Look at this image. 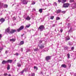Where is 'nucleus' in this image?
I'll use <instances>...</instances> for the list:
<instances>
[{"mask_svg":"<svg viewBox=\"0 0 76 76\" xmlns=\"http://www.w3.org/2000/svg\"><path fill=\"white\" fill-rule=\"evenodd\" d=\"M16 32V30H15L11 29V31H10V28L8 27L5 30V33H8L9 34H13L14 32Z\"/></svg>","mask_w":76,"mask_h":76,"instance_id":"f257e3e1","label":"nucleus"},{"mask_svg":"<svg viewBox=\"0 0 76 76\" xmlns=\"http://www.w3.org/2000/svg\"><path fill=\"white\" fill-rule=\"evenodd\" d=\"M45 28V27H44V26H40L38 28V29L39 30H40V31H42L44 30V29Z\"/></svg>","mask_w":76,"mask_h":76,"instance_id":"f03ea898","label":"nucleus"},{"mask_svg":"<svg viewBox=\"0 0 76 76\" xmlns=\"http://www.w3.org/2000/svg\"><path fill=\"white\" fill-rule=\"evenodd\" d=\"M24 28V26H21L17 30V31L18 32H20L21 30H22V29H23Z\"/></svg>","mask_w":76,"mask_h":76,"instance_id":"7ed1b4c3","label":"nucleus"},{"mask_svg":"<svg viewBox=\"0 0 76 76\" xmlns=\"http://www.w3.org/2000/svg\"><path fill=\"white\" fill-rule=\"evenodd\" d=\"M45 59L47 62H49V60H51V56H48L46 57Z\"/></svg>","mask_w":76,"mask_h":76,"instance_id":"20e7f679","label":"nucleus"},{"mask_svg":"<svg viewBox=\"0 0 76 76\" xmlns=\"http://www.w3.org/2000/svg\"><path fill=\"white\" fill-rule=\"evenodd\" d=\"M21 2L23 4H27L28 1L25 0H21Z\"/></svg>","mask_w":76,"mask_h":76,"instance_id":"39448f33","label":"nucleus"},{"mask_svg":"<svg viewBox=\"0 0 76 76\" xmlns=\"http://www.w3.org/2000/svg\"><path fill=\"white\" fill-rule=\"evenodd\" d=\"M38 47H39L40 49H42V48H44V44H43L42 45H41L40 44H39V45H38Z\"/></svg>","mask_w":76,"mask_h":76,"instance_id":"423d86ee","label":"nucleus"},{"mask_svg":"<svg viewBox=\"0 0 76 76\" xmlns=\"http://www.w3.org/2000/svg\"><path fill=\"white\" fill-rule=\"evenodd\" d=\"M74 28L75 26H72L69 31V32H72L73 31V30H74Z\"/></svg>","mask_w":76,"mask_h":76,"instance_id":"0eeeda50","label":"nucleus"},{"mask_svg":"<svg viewBox=\"0 0 76 76\" xmlns=\"http://www.w3.org/2000/svg\"><path fill=\"white\" fill-rule=\"evenodd\" d=\"M71 7L72 9H75L76 7V3L71 4Z\"/></svg>","mask_w":76,"mask_h":76,"instance_id":"6e6552de","label":"nucleus"},{"mask_svg":"<svg viewBox=\"0 0 76 76\" xmlns=\"http://www.w3.org/2000/svg\"><path fill=\"white\" fill-rule=\"evenodd\" d=\"M69 4L68 3L64 4H63L64 7H69Z\"/></svg>","mask_w":76,"mask_h":76,"instance_id":"1a4fd4ad","label":"nucleus"},{"mask_svg":"<svg viewBox=\"0 0 76 76\" xmlns=\"http://www.w3.org/2000/svg\"><path fill=\"white\" fill-rule=\"evenodd\" d=\"M5 20V19L3 18H1L0 20V22H1V23H3L4 21Z\"/></svg>","mask_w":76,"mask_h":76,"instance_id":"9d476101","label":"nucleus"},{"mask_svg":"<svg viewBox=\"0 0 76 76\" xmlns=\"http://www.w3.org/2000/svg\"><path fill=\"white\" fill-rule=\"evenodd\" d=\"M4 4L3 3H0V8H2V7H3L4 6H3Z\"/></svg>","mask_w":76,"mask_h":76,"instance_id":"9b49d317","label":"nucleus"},{"mask_svg":"<svg viewBox=\"0 0 76 76\" xmlns=\"http://www.w3.org/2000/svg\"><path fill=\"white\" fill-rule=\"evenodd\" d=\"M26 20H30L31 18H30L29 16H28L26 18Z\"/></svg>","mask_w":76,"mask_h":76,"instance_id":"f8f14e48","label":"nucleus"},{"mask_svg":"<svg viewBox=\"0 0 76 76\" xmlns=\"http://www.w3.org/2000/svg\"><path fill=\"white\" fill-rule=\"evenodd\" d=\"M25 68L23 70L24 71H25V72H27L28 71V67H27V66H25Z\"/></svg>","mask_w":76,"mask_h":76,"instance_id":"ddd939ff","label":"nucleus"},{"mask_svg":"<svg viewBox=\"0 0 76 76\" xmlns=\"http://www.w3.org/2000/svg\"><path fill=\"white\" fill-rule=\"evenodd\" d=\"M12 61H13V60H8L7 61V63H12Z\"/></svg>","mask_w":76,"mask_h":76,"instance_id":"4468645a","label":"nucleus"},{"mask_svg":"<svg viewBox=\"0 0 76 76\" xmlns=\"http://www.w3.org/2000/svg\"><path fill=\"white\" fill-rule=\"evenodd\" d=\"M43 42H44L45 44H46V43H45V42H46V41H41V40H40L39 41V43H40V44H41V43H42V42H43V44H44V43Z\"/></svg>","mask_w":76,"mask_h":76,"instance_id":"2eb2a0df","label":"nucleus"},{"mask_svg":"<svg viewBox=\"0 0 76 76\" xmlns=\"http://www.w3.org/2000/svg\"><path fill=\"white\" fill-rule=\"evenodd\" d=\"M10 41L11 42L13 41V42H15V41H16V39H10Z\"/></svg>","mask_w":76,"mask_h":76,"instance_id":"dca6fc26","label":"nucleus"},{"mask_svg":"<svg viewBox=\"0 0 76 76\" xmlns=\"http://www.w3.org/2000/svg\"><path fill=\"white\" fill-rule=\"evenodd\" d=\"M61 67H64V68H66V65L65 64H62L61 65Z\"/></svg>","mask_w":76,"mask_h":76,"instance_id":"f3484780","label":"nucleus"},{"mask_svg":"<svg viewBox=\"0 0 76 76\" xmlns=\"http://www.w3.org/2000/svg\"><path fill=\"white\" fill-rule=\"evenodd\" d=\"M68 44L69 45V46L73 45V43L70 42H68Z\"/></svg>","mask_w":76,"mask_h":76,"instance_id":"a211bd4d","label":"nucleus"},{"mask_svg":"<svg viewBox=\"0 0 76 76\" xmlns=\"http://www.w3.org/2000/svg\"><path fill=\"white\" fill-rule=\"evenodd\" d=\"M42 10H45V9H41L39 10V12L40 13H41L42 12Z\"/></svg>","mask_w":76,"mask_h":76,"instance_id":"6ab92c4d","label":"nucleus"},{"mask_svg":"<svg viewBox=\"0 0 76 76\" xmlns=\"http://www.w3.org/2000/svg\"><path fill=\"white\" fill-rule=\"evenodd\" d=\"M69 39H70V37H67L66 39V41H67V40H69Z\"/></svg>","mask_w":76,"mask_h":76,"instance_id":"aec40b11","label":"nucleus"},{"mask_svg":"<svg viewBox=\"0 0 76 76\" xmlns=\"http://www.w3.org/2000/svg\"><path fill=\"white\" fill-rule=\"evenodd\" d=\"M7 61H3L2 62V64H5V63H7Z\"/></svg>","mask_w":76,"mask_h":76,"instance_id":"412c9836","label":"nucleus"},{"mask_svg":"<svg viewBox=\"0 0 76 76\" xmlns=\"http://www.w3.org/2000/svg\"><path fill=\"white\" fill-rule=\"evenodd\" d=\"M66 1V0H62L61 2L62 3H64Z\"/></svg>","mask_w":76,"mask_h":76,"instance_id":"4be33fe9","label":"nucleus"},{"mask_svg":"<svg viewBox=\"0 0 76 76\" xmlns=\"http://www.w3.org/2000/svg\"><path fill=\"white\" fill-rule=\"evenodd\" d=\"M54 16H51L50 17V19H52V20H53V19H54Z\"/></svg>","mask_w":76,"mask_h":76,"instance_id":"5701e85b","label":"nucleus"},{"mask_svg":"<svg viewBox=\"0 0 76 76\" xmlns=\"http://www.w3.org/2000/svg\"><path fill=\"white\" fill-rule=\"evenodd\" d=\"M24 44V42L23 41H21L20 43V45H23V44Z\"/></svg>","mask_w":76,"mask_h":76,"instance_id":"b1692460","label":"nucleus"},{"mask_svg":"<svg viewBox=\"0 0 76 76\" xmlns=\"http://www.w3.org/2000/svg\"><path fill=\"white\" fill-rule=\"evenodd\" d=\"M19 55V53H16L14 54V56H18Z\"/></svg>","mask_w":76,"mask_h":76,"instance_id":"393cba45","label":"nucleus"},{"mask_svg":"<svg viewBox=\"0 0 76 76\" xmlns=\"http://www.w3.org/2000/svg\"><path fill=\"white\" fill-rule=\"evenodd\" d=\"M10 69V65L8 64L7 67V69L9 70Z\"/></svg>","mask_w":76,"mask_h":76,"instance_id":"a878e982","label":"nucleus"},{"mask_svg":"<svg viewBox=\"0 0 76 76\" xmlns=\"http://www.w3.org/2000/svg\"><path fill=\"white\" fill-rule=\"evenodd\" d=\"M70 3H74L75 2V1H74V0H70L69 1Z\"/></svg>","mask_w":76,"mask_h":76,"instance_id":"bb28decb","label":"nucleus"},{"mask_svg":"<svg viewBox=\"0 0 76 76\" xmlns=\"http://www.w3.org/2000/svg\"><path fill=\"white\" fill-rule=\"evenodd\" d=\"M56 20H60V18L58 17H57L56 18Z\"/></svg>","mask_w":76,"mask_h":76,"instance_id":"cd10ccee","label":"nucleus"},{"mask_svg":"<svg viewBox=\"0 0 76 76\" xmlns=\"http://www.w3.org/2000/svg\"><path fill=\"white\" fill-rule=\"evenodd\" d=\"M64 50H67V49H68V47L66 46H65L64 47Z\"/></svg>","mask_w":76,"mask_h":76,"instance_id":"c85d7f7f","label":"nucleus"},{"mask_svg":"<svg viewBox=\"0 0 76 76\" xmlns=\"http://www.w3.org/2000/svg\"><path fill=\"white\" fill-rule=\"evenodd\" d=\"M61 12V10H57V13H60V12Z\"/></svg>","mask_w":76,"mask_h":76,"instance_id":"c756f323","label":"nucleus"},{"mask_svg":"<svg viewBox=\"0 0 76 76\" xmlns=\"http://www.w3.org/2000/svg\"><path fill=\"white\" fill-rule=\"evenodd\" d=\"M18 66V67H20V66H21V64H19V63H18L17 64Z\"/></svg>","mask_w":76,"mask_h":76,"instance_id":"7c9ffc66","label":"nucleus"},{"mask_svg":"<svg viewBox=\"0 0 76 76\" xmlns=\"http://www.w3.org/2000/svg\"><path fill=\"white\" fill-rule=\"evenodd\" d=\"M8 7V6L7 4H5L4 5V7H5V8H7Z\"/></svg>","mask_w":76,"mask_h":76,"instance_id":"2f4dec72","label":"nucleus"},{"mask_svg":"<svg viewBox=\"0 0 76 76\" xmlns=\"http://www.w3.org/2000/svg\"><path fill=\"white\" fill-rule=\"evenodd\" d=\"M24 72V70H23L22 71H21L20 74H21V75H22L23 74V73Z\"/></svg>","mask_w":76,"mask_h":76,"instance_id":"473e14b6","label":"nucleus"},{"mask_svg":"<svg viewBox=\"0 0 76 76\" xmlns=\"http://www.w3.org/2000/svg\"><path fill=\"white\" fill-rule=\"evenodd\" d=\"M67 56H68V58H70V54L69 53H68L67 54Z\"/></svg>","mask_w":76,"mask_h":76,"instance_id":"72a5a7b5","label":"nucleus"},{"mask_svg":"<svg viewBox=\"0 0 76 76\" xmlns=\"http://www.w3.org/2000/svg\"><path fill=\"white\" fill-rule=\"evenodd\" d=\"M30 26H31V25L28 24V25L26 26V27L27 28H29Z\"/></svg>","mask_w":76,"mask_h":76,"instance_id":"f704fd0d","label":"nucleus"},{"mask_svg":"<svg viewBox=\"0 0 76 76\" xmlns=\"http://www.w3.org/2000/svg\"><path fill=\"white\" fill-rule=\"evenodd\" d=\"M35 4V2H34V1H33L32 2L31 4H33L34 5V4Z\"/></svg>","mask_w":76,"mask_h":76,"instance_id":"c9c22d12","label":"nucleus"},{"mask_svg":"<svg viewBox=\"0 0 76 76\" xmlns=\"http://www.w3.org/2000/svg\"><path fill=\"white\" fill-rule=\"evenodd\" d=\"M57 3L56 2H54V6H57Z\"/></svg>","mask_w":76,"mask_h":76,"instance_id":"e433bc0d","label":"nucleus"},{"mask_svg":"<svg viewBox=\"0 0 76 76\" xmlns=\"http://www.w3.org/2000/svg\"><path fill=\"white\" fill-rule=\"evenodd\" d=\"M34 69H36V70H38V67H37V66H34Z\"/></svg>","mask_w":76,"mask_h":76,"instance_id":"4c0bfd02","label":"nucleus"},{"mask_svg":"<svg viewBox=\"0 0 76 76\" xmlns=\"http://www.w3.org/2000/svg\"><path fill=\"white\" fill-rule=\"evenodd\" d=\"M34 50L35 51H38L39 50V49H38L37 48H36L35 49H34Z\"/></svg>","mask_w":76,"mask_h":76,"instance_id":"58836bf2","label":"nucleus"},{"mask_svg":"<svg viewBox=\"0 0 76 76\" xmlns=\"http://www.w3.org/2000/svg\"><path fill=\"white\" fill-rule=\"evenodd\" d=\"M31 76H35V74L34 73H32Z\"/></svg>","mask_w":76,"mask_h":76,"instance_id":"ea45409f","label":"nucleus"},{"mask_svg":"<svg viewBox=\"0 0 76 76\" xmlns=\"http://www.w3.org/2000/svg\"><path fill=\"white\" fill-rule=\"evenodd\" d=\"M71 49L72 50H74V47H72Z\"/></svg>","mask_w":76,"mask_h":76,"instance_id":"a19ab883","label":"nucleus"},{"mask_svg":"<svg viewBox=\"0 0 76 76\" xmlns=\"http://www.w3.org/2000/svg\"><path fill=\"white\" fill-rule=\"evenodd\" d=\"M13 20H16V18L15 17H14L13 18Z\"/></svg>","mask_w":76,"mask_h":76,"instance_id":"79ce46f5","label":"nucleus"},{"mask_svg":"<svg viewBox=\"0 0 76 76\" xmlns=\"http://www.w3.org/2000/svg\"><path fill=\"white\" fill-rule=\"evenodd\" d=\"M60 31L61 32H63V29H60Z\"/></svg>","mask_w":76,"mask_h":76,"instance_id":"37998d69","label":"nucleus"},{"mask_svg":"<svg viewBox=\"0 0 76 76\" xmlns=\"http://www.w3.org/2000/svg\"><path fill=\"white\" fill-rule=\"evenodd\" d=\"M4 76H7V73H5L4 74Z\"/></svg>","mask_w":76,"mask_h":76,"instance_id":"c03bdc74","label":"nucleus"},{"mask_svg":"<svg viewBox=\"0 0 76 76\" xmlns=\"http://www.w3.org/2000/svg\"><path fill=\"white\" fill-rule=\"evenodd\" d=\"M2 37V35L1 34H0V38Z\"/></svg>","mask_w":76,"mask_h":76,"instance_id":"a18cd8bd","label":"nucleus"},{"mask_svg":"<svg viewBox=\"0 0 76 76\" xmlns=\"http://www.w3.org/2000/svg\"><path fill=\"white\" fill-rule=\"evenodd\" d=\"M3 49V48H1L0 49V53L2 51V50Z\"/></svg>","mask_w":76,"mask_h":76,"instance_id":"49530a36","label":"nucleus"},{"mask_svg":"<svg viewBox=\"0 0 76 76\" xmlns=\"http://www.w3.org/2000/svg\"><path fill=\"white\" fill-rule=\"evenodd\" d=\"M23 35H24V34H23V35H21V37H22V38L23 37Z\"/></svg>","mask_w":76,"mask_h":76,"instance_id":"de8ad7c7","label":"nucleus"},{"mask_svg":"<svg viewBox=\"0 0 76 76\" xmlns=\"http://www.w3.org/2000/svg\"><path fill=\"white\" fill-rule=\"evenodd\" d=\"M30 51V50L28 49V50H27V51H26V52L27 53V52H29V51Z\"/></svg>","mask_w":76,"mask_h":76,"instance_id":"09e8293b","label":"nucleus"},{"mask_svg":"<svg viewBox=\"0 0 76 76\" xmlns=\"http://www.w3.org/2000/svg\"><path fill=\"white\" fill-rule=\"evenodd\" d=\"M68 28H69V26H70V24H68Z\"/></svg>","mask_w":76,"mask_h":76,"instance_id":"8fccbe9b","label":"nucleus"},{"mask_svg":"<svg viewBox=\"0 0 76 76\" xmlns=\"http://www.w3.org/2000/svg\"><path fill=\"white\" fill-rule=\"evenodd\" d=\"M58 2H61V0H58Z\"/></svg>","mask_w":76,"mask_h":76,"instance_id":"3c124183","label":"nucleus"},{"mask_svg":"<svg viewBox=\"0 0 76 76\" xmlns=\"http://www.w3.org/2000/svg\"><path fill=\"white\" fill-rule=\"evenodd\" d=\"M15 25H16V24H14L13 25H12V26H15Z\"/></svg>","mask_w":76,"mask_h":76,"instance_id":"603ef678","label":"nucleus"},{"mask_svg":"<svg viewBox=\"0 0 76 76\" xmlns=\"http://www.w3.org/2000/svg\"><path fill=\"white\" fill-rule=\"evenodd\" d=\"M63 13H66V12L65 11H64L63 12Z\"/></svg>","mask_w":76,"mask_h":76,"instance_id":"864d4df0","label":"nucleus"},{"mask_svg":"<svg viewBox=\"0 0 76 76\" xmlns=\"http://www.w3.org/2000/svg\"><path fill=\"white\" fill-rule=\"evenodd\" d=\"M5 53L6 54H7V51H6L5 52Z\"/></svg>","mask_w":76,"mask_h":76,"instance_id":"5fc2aeb1","label":"nucleus"},{"mask_svg":"<svg viewBox=\"0 0 76 76\" xmlns=\"http://www.w3.org/2000/svg\"><path fill=\"white\" fill-rule=\"evenodd\" d=\"M53 27H54V26H55V24H53Z\"/></svg>","mask_w":76,"mask_h":76,"instance_id":"6e6d98bb","label":"nucleus"},{"mask_svg":"<svg viewBox=\"0 0 76 76\" xmlns=\"http://www.w3.org/2000/svg\"><path fill=\"white\" fill-rule=\"evenodd\" d=\"M8 76H11V75H10V74H9V75H8Z\"/></svg>","mask_w":76,"mask_h":76,"instance_id":"4d7b16f0","label":"nucleus"},{"mask_svg":"<svg viewBox=\"0 0 76 76\" xmlns=\"http://www.w3.org/2000/svg\"><path fill=\"white\" fill-rule=\"evenodd\" d=\"M70 67H71V64H69V68Z\"/></svg>","mask_w":76,"mask_h":76,"instance_id":"13d9d810","label":"nucleus"},{"mask_svg":"<svg viewBox=\"0 0 76 76\" xmlns=\"http://www.w3.org/2000/svg\"><path fill=\"white\" fill-rule=\"evenodd\" d=\"M21 51H23V49L22 48H21Z\"/></svg>","mask_w":76,"mask_h":76,"instance_id":"bf43d9fd","label":"nucleus"},{"mask_svg":"<svg viewBox=\"0 0 76 76\" xmlns=\"http://www.w3.org/2000/svg\"><path fill=\"white\" fill-rule=\"evenodd\" d=\"M74 76H76V73L75 74Z\"/></svg>","mask_w":76,"mask_h":76,"instance_id":"052dcab7","label":"nucleus"},{"mask_svg":"<svg viewBox=\"0 0 76 76\" xmlns=\"http://www.w3.org/2000/svg\"><path fill=\"white\" fill-rule=\"evenodd\" d=\"M33 10H35V9H33Z\"/></svg>","mask_w":76,"mask_h":76,"instance_id":"680f3d73","label":"nucleus"},{"mask_svg":"<svg viewBox=\"0 0 76 76\" xmlns=\"http://www.w3.org/2000/svg\"><path fill=\"white\" fill-rule=\"evenodd\" d=\"M62 24V22H61L60 23H59V24Z\"/></svg>","mask_w":76,"mask_h":76,"instance_id":"e2e57ef3","label":"nucleus"},{"mask_svg":"<svg viewBox=\"0 0 76 76\" xmlns=\"http://www.w3.org/2000/svg\"><path fill=\"white\" fill-rule=\"evenodd\" d=\"M42 51L43 52L45 51V50H43Z\"/></svg>","mask_w":76,"mask_h":76,"instance_id":"0e129e2a","label":"nucleus"},{"mask_svg":"<svg viewBox=\"0 0 76 76\" xmlns=\"http://www.w3.org/2000/svg\"><path fill=\"white\" fill-rule=\"evenodd\" d=\"M16 61V60H15V61Z\"/></svg>","mask_w":76,"mask_h":76,"instance_id":"69168bd1","label":"nucleus"},{"mask_svg":"<svg viewBox=\"0 0 76 76\" xmlns=\"http://www.w3.org/2000/svg\"><path fill=\"white\" fill-rule=\"evenodd\" d=\"M48 16L47 15H46L45 16Z\"/></svg>","mask_w":76,"mask_h":76,"instance_id":"338daca9","label":"nucleus"},{"mask_svg":"<svg viewBox=\"0 0 76 76\" xmlns=\"http://www.w3.org/2000/svg\"><path fill=\"white\" fill-rule=\"evenodd\" d=\"M47 76H48V75H47Z\"/></svg>","mask_w":76,"mask_h":76,"instance_id":"774afa93","label":"nucleus"}]
</instances>
